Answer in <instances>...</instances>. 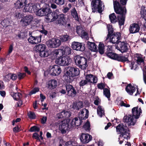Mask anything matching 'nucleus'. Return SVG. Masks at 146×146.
Wrapping results in <instances>:
<instances>
[{
    "mask_svg": "<svg viewBox=\"0 0 146 146\" xmlns=\"http://www.w3.org/2000/svg\"><path fill=\"white\" fill-rule=\"evenodd\" d=\"M141 17L143 18L146 21L145 23H144V27L146 29V10L145 8L142 9L141 11Z\"/></svg>",
    "mask_w": 146,
    "mask_h": 146,
    "instance_id": "obj_36",
    "label": "nucleus"
},
{
    "mask_svg": "<svg viewBox=\"0 0 146 146\" xmlns=\"http://www.w3.org/2000/svg\"><path fill=\"white\" fill-rule=\"evenodd\" d=\"M49 69L50 74L53 76L58 75L61 72L60 66L58 65L50 66H49Z\"/></svg>",
    "mask_w": 146,
    "mask_h": 146,
    "instance_id": "obj_16",
    "label": "nucleus"
},
{
    "mask_svg": "<svg viewBox=\"0 0 146 146\" xmlns=\"http://www.w3.org/2000/svg\"><path fill=\"white\" fill-rule=\"evenodd\" d=\"M56 21L55 23L61 27H64L68 29H71V25L70 22L66 20L64 14H59V17Z\"/></svg>",
    "mask_w": 146,
    "mask_h": 146,
    "instance_id": "obj_9",
    "label": "nucleus"
},
{
    "mask_svg": "<svg viewBox=\"0 0 146 146\" xmlns=\"http://www.w3.org/2000/svg\"><path fill=\"white\" fill-rule=\"evenodd\" d=\"M40 8H38V10L36 12V14L38 16L42 17L46 16V19L49 14L52 12V10L50 8L48 5L45 3H41L39 5Z\"/></svg>",
    "mask_w": 146,
    "mask_h": 146,
    "instance_id": "obj_6",
    "label": "nucleus"
},
{
    "mask_svg": "<svg viewBox=\"0 0 146 146\" xmlns=\"http://www.w3.org/2000/svg\"><path fill=\"white\" fill-rule=\"evenodd\" d=\"M57 82L55 80H51L48 82V87L51 89L55 88L57 86Z\"/></svg>",
    "mask_w": 146,
    "mask_h": 146,
    "instance_id": "obj_33",
    "label": "nucleus"
},
{
    "mask_svg": "<svg viewBox=\"0 0 146 146\" xmlns=\"http://www.w3.org/2000/svg\"><path fill=\"white\" fill-rule=\"evenodd\" d=\"M61 49H55L51 52L50 55L52 58L55 59L57 56L62 55Z\"/></svg>",
    "mask_w": 146,
    "mask_h": 146,
    "instance_id": "obj_26",
    "label": "nucleus"
},
{
    "mask_svg": "<svg viewBox=\"0 0 146 146\" xmlns=\"http://www.w3.org/2000/svg\"><path fill=\"white\" fill-rule=\"evenodd\" d=\"M85 110H86V114L84 117H79V118L77 117H76L72 120L70 119L71 120L70 123L71 125L70 126L72 127V128H74L76 126H80L83 122L82 120H85L88 117L89 113V111L87 109H85Z\"/></svg>",
    "mask_w": 146,
    "mask_h": 146,
    "instance_id": "obj_10",
    "label": "nucleus"
},
{
    "mask_svg": "<svg viewBox=\"0 0 146 146\" xmlns=\"http://www.w3.org/2000/svg\"><path fill=\"white\" fill-rule=\"evenodd\" d=\"M140 27L138 23H133L131 24L129 28V32L131 34H134L138 32Z\"/></svg>",
    "mask_w": 146,
    "mask_h": 146,
    "instance_id": "obj_24",
    "label": "nucleus"
},
{
    "mask_svg": "<svg viewBox=\"0 0 146 146\" xmlns=\"http://www.w3.org/2000/svg\"><path fill=\"white\" fill-rule=\"evenodd\" d=\"M18 101V102L17 103V107H19L23 105V101L21 99H19Z\"/></svg>",
    "mask_w": 146,
    "mask_h": 146,
    "instance_id": "obj_63",
    "label": "nucleus"
},
{
    "mask_svg": "<svg viewBox=\"0 0 146 146\" xmlns=\"http://www.w3.org/2000/svg\"><path fill=\"white\" fill-rule=\"evenodd\" d=\"M30 37L28 38L29 42L32 44H36L40 42L41 35L37 36H33L31 34L29 35Z\"/></svg>",
    "mask_w": 146,
    "mask_h": 146,
    "instance_id": "obj_21",
    "label": "nucleus"
},
{
    "mask_svg": "<svg viewBox=\"0 0 146 146\" xmlns=\"http://www.w3.org/2000/svg\"><path fill=\"white\" fill-rule=\"evenodd\" d=\"M63 111L57 114L56 115L57 118L58 119H62L64 120V115Z\"/></svg>",
    "mask_w": 146,
    "mask_h": 146,
    "instance_id": "obj_52",
    "label": "nucleus"
},
{
    "mask_svg": "<svg viewBox=\"0 0 146 146\" xmlns=\"http://www.w3.org/2000/svg\"><path fill=\"white\" fill-rule=\"evenodd\" d=\"M107 28L108 33L106 40H107L109 39L110 41L112 43L117 44L120 42L119 40L120 39L121 34L119 32H114L111 25H108Z\"/></svg>",
    "mask_w": 146,
    "mask_h": 146,
    "instance_id": "obj_3",
    "label": "nucleus"
},
{
    "mask_svg": "<svg viewBox=\"0 0 146 146\" xmlns=\"http://www.w3.org/2000/svg\"><path fill=\"white\" fill-rule=\"evenodd\" d=\"M9 22L7 19H4L1 21V25L4 27H8L9 25Z\"/></svg>",
    "mask_w": 146,
    "mask_h": 146,
    "instance_id": "obj_45",
    "label": "nucleus"
},
{
    "mask_svg": "<svg viewBox=\"0 0 146 146\" xmlns=\"http://www.w3.org/2000/svg\"><path fill=\"white\" fill-rule=\"evenodd\" d=\"M109 18L111 22L112 23H115L117 21V17H116L114 13L110 14Z\"/></svg>",
    "mask_w": 146,
    "mask_h": 146,
    "instance_id": "obj_34",
    "label": "nucleus"
},
{
    "mask_svg": "<svg viewBox=\"0 0 146 146\" xmlns=\"http://www.w3.org/2000/svg\"><path fill=\"white\" fill-rule=\"evenodd\" d=\"M27 0H18L14 4L17 9H20L25 6L24 9L26 12H29L33 13L35 12L38 10V8L37 5L35 4H28L27 6Z\"/></svg>",
    "mask_w": 146,
    "mask_h": 146,
    "instance_id": "obj_1",
    "label": "nucleus"
},
{
    "mask_svg": "<svg viewBox=\"0 0 146 146\" xmlns=\"http://www.w3.org/2000/svg\"><path fill=\"white\" fill-rule=\"evenodd\" d=\"M33 16L32 15H28L24 16L21 19L23 26L25 27L29 25L33 22Z\"/></svg>",
    "mask_w": 146,
    "mask_h": 146,
    "instance_id": "obj_19",
    "label": "nucleus"
},
{
    "mask_svg": "<svg viewBox=\"0 0 146 146\" xmlns=\"http://www.w3.org/2000/svg\"><path fill=\"white\" fill-rule=\"evenodd\" d=\"M7 76L10 77V79L13 81L16 80L17 78V75L15 74L9 73L7 74Z\"/></svg>",
    "mask_w": 146,
    "mask_h": 146,
    "instance_id": "obj_47",
    "label": "nucleus"
},
{
    "mask_svg": "<svg viewBox=\"0 0 146 146\" xmlns=\"http://www.w3.org/2000/svg\"><path fill=\"white\" fill-rule=\"evenodd\" d=\"M72 59L69 57L60 55L55 60L56 63L61 66H67L71 62Z\"/></svg>",
    "mask_w": 146,
    "mask_h": 146,
    "instance_id": "obj_11",
    "label": "nucleus"
},
{
    "mask_svg": "<svg viewBox=\"0 0 146 146\" xmlns=\"http://www.w3.org/2000/svg\"><path fill=\"white\" fill-rule=\"evenodd\" d=\"M125 90L127 92L131 95H133L135 91V88L132 86L131 84H128L126 87Z\"/></svg>",
    "mask_w": 146,
    "mask_h": 146,
    "instance_id": "obj_28",
    "label": "nucleus"
},
{
    "mask_svg": "<svg viewBox=\"0 0 146 146\" xmlns=\"http://www.w3.org/2000/svg\"><path fill=\"white\" fill-rule=\"evenodd\" d=\"M120 105L121 106H123L126 107H129L130 106V105L125 104L123 101H121Z\"/></svg>",
    "mask_w": 146,
    "mask_h": 146,
    "instance_id": "obj_62",
    "label": "nucleus"
},
{
    "mask_svg": "<svg viewBox=\"0 0 146 146\" xmlns=\"http://www.w3.org/2000/svg\"><path fill=\"white\" fill-rule=\"evenodd\" d=\"M126 15L123 14L117 15V21H118L119 26H121L124 25Z\"/></svg>",
    "mask_w": 146,
    "mask_h": 146,
    "instance_id": "obj_30",
    "label": "nucleus"
},
{
    "mask_svg": "<svg viewBox=\"0 0 146 146\" xmlns=\"http://www.w3.org/2000/svg\"><path fill=\"white\" fill-rule=\"evenodd\" d=\"M72 106L73 109L78 110L83 107L84 104L82 101L75 102H73Z\"/></svg>",
    "mask_w": 146,
    "mask_h": 146,
    "instance_id": "obj_25",
    "label": "nucleus"
},
{
    "mask_svg": "<svg viewBox=\"0 0 146 146\" xmlns=\"http://www.w3.org/2000/svg\"><path fill=\"white\" fill-rule=\"evenodd\" d=\"M45 50H42L39 52V56L41 57H45L48 56V54L47 51H46Z\"/></svg>",
    "mask_w": 146,
    "mask_h": 146,
    "instance_id": "obj_40",
    "label": "nucleus"
},
{
    "mask_svg": "<svg viewBox=\"0 0 146 146\" xmlns=\"http://www.w3.org/2000/svg\"><path fill=\"white\" fill-rule=\"evenodd\" d=\"M80 139L81 142L83 143L86 144L91 141L92 137L91 135L88 134L82 133L80 137Z\"/></svg>",
    "mask_w": 146,
    "mask_h": 146,
    "instance_id": "obj_23",
    "label": "nucleus"
},
{
    "mask_svg": "<svg viewBox=\"0 0 146 146\" xmlns=\"http://www.w3.org/2000/svg\"><path fill=\"white\" fill-rule=\"evenodd\" d=\"M47 118L46 117L43 116L41 119V123L42 124H44L46 122Z\"/></svg>",
    "mask_w": 146,
    "mask_h": 146,
    "instance_id": "obj_64",
    "label": "nucleus"
},
{
    "mask_svg": "<svg viewBox=\"0 0 146 146\" xmlns=\"http://www.w3.org/2000/svg\"><path fill=\"white\" fill-rule=\"evenodd\" d=\"M74 59L75 63L80 68L83 70L86 69L88 66L87 58L78 55L74 57Z\"/></svg>",
    "mask_w": 146,
    "mask_h": 146,
    "instance_id": "obj_8",
    "label": "nucleus"
},
{
    "mask_svg": "<svg viewBox=\"0 0 146 146\" xmlns=\"http://www.w3.org/2000/svg\"><path fill=\"white\" fill-rule=\"evenodd\" d=\"M88 82L86 80H81L79 82V85L80 87L83 86L87 84Z\"/></svg>",
    "mask_w": 146,
    "mask_h": 146,
    "instance_id": "obj_53",
    "label": "nucleus"
},
{
    "mask_svg": "<svg viewBox=\"0 0 146 146\" xmlns=\"http://www.w3.org/2000/svg\"><path fill=\"white\" fill-rule=\"evenodd\" d=\"M68 142H69V143H68L69 145V146H85L84 145H78L76 144L74 142V141H68Z\"/></svg>",
    "mask_w": 146,
    "mask_h": 146,
    "instance_id": "obj_55",
    "label": "nucleus"
},
{
    "mask_svg": "<svg viewBox=\"0 0 146 146\" xmlns=\"http://www.w3.org/2000/svg\"><path fill=\"white\" fill-rule=\"evenodd\" d=\"M70 119L67 120L66 123H63L59 125V129L62 134H64L66 133L67 130H70V129L72 128V127L70 124Z\"/></svg>",
    "mask_w": 146,
    "mask_h": 146,
    "instance_id": "obj_15",
    "label": "nucleus"
},
{
    "mask_svg": "<svg viewBox=\"0 0 146 146\" xmlns=\"http://www.w3.org/2000/svg\"><path fill=\"white\" fill-rule=\"evenodd\" d=\"M127 127L125 125L124 123L119 124L116 127V131L118 134H120L118 138V141L119 143L121 144L123 143V140H120V138L123 137L124 139L128 140L130 138V133H129V129L127 130Z\"/></svg>",
    "mask_w": 146,
    "mask_h": 146,
    "instance_id": "obj_2",
    "label": "nucleus"
},
{
    "mask_svg": "<svg viewBox=\"0 0 146 146\" xmlns=\"http://www.w3.org/2000/svg\"><path fill=\"white\" fill-rule=\"evenodd\" d=\"M64 120L69 117L71 115V113L70 111H63Z\"/></svg>",
    "mask_w": 146,
    "mask_h": 146,
    "instance_id": "obj_46",
    "label": "nucleus"
},
{
    "mask_svg": "<svg viewBox=\"0 0 146 146\" xmlns=\"http://www.w3.org/2000/svg\"><path fill=\"white\" fill-rule=\"evenodd\" d=\"M138 107H134L132 109V115H129L127 116H125L123 118L124 122L128 123V126L134 125L137 120L135 119V117L139 114Z\"/></svg>",
    "mask_w": 146,
    "mask_h": 146,
    "instance_id": "obj_5",
    "label": "nucleus"
},
{
    "mask_svg": "<svg viewBox=\"0 0 146 146\" xmlns=\"http://www.w3.org/2000/svg\"><path fill=\"white\" fill-rule=\"evenodd\" d=\"M80 74L79 69L74 67H69L67 68L64 76L66 80L70 82H72L74 80V77L77 76Z\"/></svg>",
    "mask_w": 146,
    "mask_h": 146,
    "instance_id": "obj_4",
    "label": "nucleus"
},
{
    "mask_svg": "<svg viewBox=\"0 0 146 146\" xmlns=\"http://www.w3.org/2000/svg\"><path fill=\"white\" fill-rule=\"evenodd\" d=\"M107 51L105 52V54L109 58L111 56V55L109 54L111 53H114L113 52L112 50V46H107Z\"/></svg>",
    "mask_w": 146,
    "mask_h": 146,
    "instance_id": "obj_38",
    "label": "nucleus"
},
{
    "mask_svg": "<svg viewBox=\"0 0 146 146\" xmlns=\"http://www.w3.org/2000/svg\"><path fill=\"white\" fill-rule=\"evenodd\" d=\"M104 94L105 96L108 98L109 99L110 97V90L107 88H106L103 90Z\"/></svg>",
    "mask_w": 146,
    "mask_h": 146,
    "instance_id": "obj_39",
    "label": "nucleus"
},
{
    "mask_svg": "<svg viewBox=\"0 0 146 146\" xmlns=\"http://www.w3.org/2000/svg\"><path fill=\"white\" fill-rule=\"evenodd\" d=\"M109 54L111 55V56L109 58L112 59L123 63L126 62H129L128 58L125 57V56H121L114 53Z\"/></svg>",
    "mask_w": 146,
    "mask_h": 146,
    "instance_id": "obj_13",
    "label": "nucleus"
},
{
    "mask_svg": "<svg viewBox=\"0 0 146 146\" xmlns=\"http://www.w3.org/2000/svg\"><path fill=\"white\" fill-rule=\"evenodd\" d=\"M70 13L71 16L76 21L79 22V20L78 14L75 7L71 9Z\"/></svg>",
    "mask_w": 146,
    "mask_h": 146,
    "instance_id": "obj_31",
    "label": "nucleus"
},
{
    "mask_svg": "<svg viewBox=\"0 0 146 146\" xmlns=\"http://www.w3.org/2000/svg\"><path fill=\"white\" fill-rule=\"evenodd\" d=\"M85 44L83 42H80L75 41L72 42L71 47L74 50L77 51L83 52L85 49Z\"/></svg>",
    "mask_w": 146,
    "mask_h": 146,
    "instance_id": "obj_14",
    "label": "nucleus"
},
{
    "mask_svg": "<svg viewBox=\"0 0 146 146\" xmlns=\"http://www.w3.org/2000/svg\"><path fill=\"white\" fill-rule=\"evenodd\" d=\"M40 130V128L37 126L35 125L31 127L29 131L30 132H38Z\"/></svg>",
    "mask_w": 146,
    "mask_h": 146,
    "instance_id": "obj_44",
    "label": "nucleus"
},
{
    "mask_svg": "<svg viewBox=\"0 0 146 146\" xmlns=\"http://www.w3.org/2000/svg\"><path fill=\"white\" fill-rule=\"evenodd\" d=\"M92 78L93 81L92 82V83H91L94 84L97 83L98 81V78L97 77L95 76L94 75Z\"/></svg>",
    "mask_w": 146,
    "mask_h": 146,
    "instance_id": "obj_61",
    "label": "nucleus"
},
{
    "mask_svg": "<svg viewBox=\"0 0 146 146\" xmlns=\"http://www.w3.org/2000/svg\"><path fill=\"white\" fill-rule=\"evenodd\" d=\"M17 94L15 95V96L13 97L14 100L17 101L19 100V99H21L22 97V94L19 92L16 93Z\"/></svg>",
    "mask_w": 146,
    "mask_h": 146,
    "instance_id": "obj_51",
    "label": "nucleus"
},
{
    "mask_svg": "<svg viewBox=\"0 0 146 146\" xmlns=\"http://www.w3.org/2000/svg\"><path fill=\"white\" fill-rule=\"evenodd\" d=\"M13 130L15 133H17L21 131V129L19 126L17 125L16 127L13 128Z\"/></svg>",
    "mask_w": 146,
    "mask_h": 146,
    "instance_id": "obj_58",
    "label": "nucleus"
},
{
    "mask_svg": "<svg viewBox=\"0 0 146 146\" xmlns=\"http://www.w3.org/2000/svg\"><path fill=\"white\" fill-rule=\"evenodd\" d=\"M40 32L42 35H44V36L47 35L48 33V31L45 30L43 27H42V30H40Z\"/></svg>",
    "mask_w": 146,
    "mask_h": 146,
    "instance_id": "obj_59",
    "label": "nucleus"
},
{
    "mask_svg": "<svg viewBox=\"0 0 146 146\" xmlns=\"http://www.w3.org/2000/svg\"><path fill=\"white\" fill-rule=\"evenodd\" d=\"M32 137L33 138L39 141H40V139L39 137V135L37 133H34L33 134Z\"/></svg>",
    "mask_w": 146,
    "mask_h": 146,
    "instance_id": "obj_57",
    "label": "nucleus"
},
{
    "mask_svg": "<svg viewBox=\"0 0 146 146\" xmlns=\"http://www.w3.org/2000/svg\"><path fill=\"white\" fill-rule=\"evenodd\" d=\"M65 0H55L54 3L59 6L63 5L64 4Z\"/></svg>",
    "mask_w": 146,
    "mask_h": 146,
    "instance_id": "obj_50",
    "label": "nucleus"
},
{
    "mask_svg": "<svg viewBox=\"0 0 146 146\" xmlns=\"http://www.w3.org/2000/svg\"><path fill=\"white\" fill-rule=\"evenodd\" d=\"M89 49L92 51L96 52L98 51L97 48V46L94 42L88 41L87 42Z\"/></svg>",
    "mask_w": 146,
    "mask_h": 146,
    "instance_id": "obj_32",
    "label": "nucleus"
},
{
    "mask_svg": "<svg viewBox=\"0 0 146 146\" xmlns=\"http://www.w3.org/2000/svg\"><path fill=\"white\" fill-rule=\"evenodd\" d=\"M61 42L60 39L52 38L46 42V44L48 47L54 48L58 47L60 45Z\"/></svg>",
    "mask_w": 146,
    "mask_h": 146,
    "instance_id": "obj_17",
    "label": "nucleus"
},
{
    "mask_svg": "<svg viewBox=\"0 0 146 146\" xmlns=\"http://www.w3.org/2000/svg\"><path fill=\"white\" fill-rule=\"evenodd\" d=\"M46 47L45 44H39L36 45L33 48V50L36 52H39L42 50H46Z\"/></svg>",
    "mask_w": 146,
    "mask_h": 146,
    "instance_id": "obj_29",
    "label": "nucleus"
},
{
    "mask_svg": "<svg viewBox=\"0 0 146 146\" xmlns=\"http://www.w3.org/2000/svg\"><path fill=\"white\" fill-rule=\"evenodd\" d=\"M60 41L63 42H66L70 38L69 35L66 34L62 35L60 36Z\"/></svg>",
    "mask_w": 146,
    "mask_h": 146,
    "instance_id": "obj_37",
    "label": "nucleus"
},
{
    "mask_svg": "<svg viewBox=\"0 0 146 146\" xmlns=\"http://www.w3.org/2000/svg\"><path fill=\"white\" fill-rule=\"evenodd\" d=\"M116 48L122 53L127 52L128 50V43L126 41H120L118 42Z\"/></svg>",
    "mask_w": 146,
    "mask_h": 146,
    "instance_id": "obj_18",
    "label": "nucleus"
},
{
    "mask_svg": "<svg viewBox=\"0 0 146 146\" xmlns=\"http://www.w3.org/2000/svg\"><path fill=\"white\" fill-rule=\"evenodd\" d=\"M82 28L80 26H78L76 28V32L78 34L80 33L81 31H82Z\"/></svg>",
    "mask_w": 146,
    "mask_h": 146,
    "instance_id": "obj_60",
    "label": "nucleus"
},
{
    "mask_svg": "<svg viewBox=\"0 0 146 146\" xmlns=\"http://www.w3.org/2000/svg\"><path fill=\"white\" fill-rule=\"evenodd\" d=\"M113 2L114 11L116 14L119 15L126 14L125 5L121 4L118 0H113Z\"/></svg>",
    "mask_w": 146,
    "mask_h": 146,
    "instance_id": "obj_7",
    "label": "nucleus"
},
{
    "mask_svg": "<svg viewBox=\"0 0 146 146\" xmlns=\"http://www.w3.org/2000/svg\"><path fill=\"white\" fill-rule=\"evenodd\" d=\"M137 58L136 61L138 64L140 65L141 64V63L143 64H144V60L141 57L138 56L137 57Z\"/></svg>",
    "mask_w": 146,
    "mask_h": 146,
    "instance_id": "obj_48",
    "label": "nucleus"
},
{
    "mask_svg": "<svg viewBox=\"0 0 146 146\" xmlns=\"http://www.w3.org/2000/svg\"><path fill=\"white\" fill-rule=\"evenodd\" d=\"M65 87L68 96L74 97L76 95V90L72 85L66 84L65 85Z\"/></svg>",
    "mask_w": 146,
    "mask_h": 146,
    "instance_id": "obj_20",
    "label": "nucleus"
},
{
    "mask_svg": "<svg viewBox=\"0 0 146 146\" xmlns=\"http://www.w3.org/2000/svg\"><path fill=\"white\" fill-rule=\"evenodd\" d=\"M39 89L38 88H35L33 89L29 93V94L31 95L33 94H35L36 92L39 91Z\"/></svg>",
    "mask_w": 146,
    "mask_h": 146,
    "instance_id": "obj_54",
    "label": "nucleus"
},
{
    "mask_svg": "<svg viewBox=\"0 0 146 146\" xmlns=\"http://www.w3.org/2000/svg\"><path fill=\"white\" fill-rule=\"evenodd\" d=\"M62 50V55H65L67 56L70 55L72 53V51L71 48L68 46H63Z\"/></svg>",
    "mask_w": 146,
    "mask_h": 146,
    "instance_id": "obj_27",
    "label": "nucleus"
},
{
    "mask_svg": "<svg viewBox=\"0 0 146 146\" xmlns=\"http://www.w3.org/2000/svg\"><path fill=\"white\" fill-rule=\"evenodd\" d=\"M26 76V74L25 72H18L17 73V76L19 80L23 79Z\"/></svg>",
    "mask_w": 146,
    "mask_h": 146,
    "instance_id": "obj_41",
    "label": "nucleus"
},
{
    "mask_svg": "<svg viewBox=\"0 0 146 146\" xmlns=\"http://www.w3.org/2000/svg\"><path fill=\"white\" fill-rule=\"evenodd\" d=\"M91 5L93 12L94 13L97 11L100 13L102 12L103 11L102 7V4L101 0H92Z\"/></svg>",
    "mask_w": 146,
    "mask_h": 146,
    "instance_id": "obj_12",
    "label": "nucleus"
},
{
    "mask_svg": "<svg viewBox=\"0 0 146 146\" xmlns=\"http://www.w3.org/2000/svg\"><path fill=\"white\" fill-rule=\"evenodd\" d=\"M83 128L86 131H89L90 129V121L88 120L83 126Z\"/></svg>",
    "mask_w": 146,
    "mask_h": 146,
    "instance_id": "obj_42",
    "label": "nucleus"
},
{
    "mask_svg": "<svg viewBox=\"0 0 146 146\" xmlns=\"http://www.w3.org/2000/svg\"><path fill=\"white\" fill-rule=\"evenodd\" d=\"M94 75L92 74H87L85 77V79L90 83H92L91 79L93 77Z\"/></svg>",
    "mask_w": 146,
    "mask_h": 146,
    "instance_id": "obj_49",
    "label": "nucleus"
},
{
    "mask_svg": "<svg viewBox=\"0 0 146 146\" xmlns=\"http://www.w3.org/2000/svg\"><path fill=\"white\" fill-rule=\"evenodd\" d=\"M105 46L103 43L100 42L98 45V51L100 54H103L104 52Z\"/></svg>",
    "mask_w": 146,
    "mask_h": 146,
    "instance_id": "obj_35",
    "label": "nucleus"
},
{
    "mask_svg": "<svg viewBox=\"0 0 146 146\" xmlns=\"http://www.w3.org/2000/svg\"><path fill=\"white\" fill-rule=\"evenodd\" d=\"M58 9H56L55 11L52 12L49 14L48 16L47 17V21L49 22H53L59 17V15L57 13L58 12Z\"/></svg>",
    "mask_w": 146,
    "mask_h": 146,
    "instance_id": "obj_22",
    "label": "nucleus"
},
{
    "mask_svg": "<svg viewBox=\"0 0 146 146\" xmlns=\"http://www.w3.org/2000/svg\"><path fill=\"white\" fill-rule=\"evenodd\" d=\"M28 116L30 118L32 119H35L36 117L34 112L31 111H30L29 113H28Z\"/></svg>",
    "mask_w": 146,
    "mask_h": 146,
    "instance_id": "obj_56",
    "label": "nucleus"
},
{
    "mask_svg": "<svg viewBox=\"0 0 146 146\" xmlns=\"http://www.w3.org/2000/svg\"><path fill=\"white\" fill-rule=\"evenodd\" d=\"M106 84L105 83V82H101L100 83H98L97 84V86L98 88V89L100 90H103L105 89L106 86Z\"/></svg>",
    "mask_w": 146,
    "mask_h": 146,
    "instance_id": "obj_43",
    "label": "nucleus"
}]
</instances>
